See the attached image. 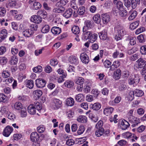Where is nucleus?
Listing matches in <instances>:
<instances>
[{"instance_id":"52","label":"nucleus","mask_w":146,"mask_h":146,"mask_svg":"<svg viewBox=\"0 0 146 146\" xmlns=\"http://www.w3.org/2000/svg\"><path fill=\"white\" fill-rule=\"evenodd\" d=\"M134 95L133 91H131L129 93V95L127 96V100L129 101H132L134 98Z\"/></svg>"},{"instance_id":"40","label":"nucleus","mask_w":146,"mask_h":146,"mask_svg":"<svg viewBox=\"0 0 146 146\" xmlns=\"http://www.w3.org/2000/svg\"><path fill=\"white\" fill-rule=\"evenodd\" d=\"M93 19L94 22L96 23L99 24L101 21L100 15L99 14H97L94 15Z\"/></svg>"},{"instance_id":"25","label":"nucleus","mask_w":146,"mask_h":146,"mask_svg":"<svg viewBox=\"0 0 146 146\" xmlns=\"http://www.w3.org/2000/svg\"><path fill=\"white\" fill-rule=\"evenodd\" d=\"M33 33V31L30 29H27L23 32V35L27 37H29Z\"/></svg>"},{"instance_id":"43","label":"nucleus","mask_w":146,"mask_h":146,"mask_svg":"<svg viewBox=\"0 0 146 146\" xmlns=\"http://www.w3.org/2000/svg\"><path fill=\"white\" fill-rule=\"evenodd\" d=\"M127 11L123 9L122 10H120L119 12V16L123 17L126 18V17L127 16Z\"/></svg>"},{"instance_id":"2","label":"nucleus","mask_w":146,"mask_h":146,"mask_svg":"<svg viewBox=\"0 0 146 146\" xmlns=\"http://www.w3.org/2000/svg\"><path fill=\"white\" fill-rule=\"evenodd\" d=\"M115 30L117 31L118 36H115V38L117 40H120L122 36H123L126 34V31L122 26H117L115 28Z\"/></svg>"},{"instance_id":"41","label":"nucleus","mask_w":146,"mask_h":146,"mask_svg":"<svg viewBox=\"0 0 146 146\" xmlns=\"http://www.w3.org/2000/svg\"><path fill=\"white\" fill-rule=\"evenodd\" d=\"M8 100V98L3 94H0V102H5Z\"/></svg>"},{"instance_id":"13","label":"nucleus","mask_w":146,"mask_h":146,"mask_svg":"<svg viewBox=\"0 0 146 146\" xmlns=\"http://www.w3.org/2000/svg\"><path fill=\"white\" fill-rule=\"evenodd\" d=\"M93 22L92 21L86 20L85 22V25L83 27V29H88L89 28H91L93 27Z\"/></svg>"},{"instance_id":"28","label":"nucleus","mask_w":146,"mask_h":146,"mask_svg":"<svg viewBox=\"0 0 146 146\" xmlns=\"http://www.w3.org/2000/svg\"><path fill=\"white\" fill-rule=\"evenodd\" d=\"M90 108L94 110H98L101 107V105L99 103H95L92 104H91L90 105Z\"/></svg>"},{"instance_id":"49","label":"nucleus","mask_w":146,"mask_h":146,"mask_svg":"<svg viewBox=\"0 0 146 146\" xmlns=\"http://www.w3.org/2000/svg\"><path fill=\"white\" fill-rule=\"evenodd\" d=\"M41 5L38 2H35L34 3L33 5V8L35 10H37L41 7Z\"/></svg>"},{"instance_id":"57","label":"nucleus","mask_w":146,"mask_h":146,"mask_svg":"<svg viewBox=\"0 0 146 146\" xmlns=\"http://www.w3.org/2000/svg\"><path fill=\"white\" fill-rule=\"evenodd\" d=\"M6 13V11L5 9L3 7H0V16L3 17L4 16Z\"/></svg>"},{"instance_id":"38","label":"nucleus","mask_w":146,"mask_h":146,"mask_svg":"<svg viewBox=\"0 0 146 146\" xmlns=\"http://www.w3.org/2000/svg\"><path fill=\"white\" fill-rule=\"evenodd\" d=\"M85 12V7L84 6H81L78 9L77 12L78 14L80 15H83Z\"/></svg>"},{"instance_id":"19","label":"nucleus","mask_w":146,"mask_h":146,"mask_svg":"<svg viewBox=\"0 0 146 146\" xmlns=\"http://www.w3.org/2000/svg\"><path fill=\"white\" fill-rule=\"evenodd\" d=\"M16 2L15 0H9L6 4L7 8L14 7L16 5Z\"/></svg>"},{"instance_id":"22","label":"nucleus","mask_w":146,"mask_h":146,"mask_svg":"<svg viewBox=\"0 0 146 146\" xmlns=\"http://www.w3.org/2000/svg\"><path fill=\"white\" fill-rule=\"evenodd\" d=\"M51 31L54 34L58 35L61 33V29L58 27H54L52 28Z\"/></svg>"},{"instance_id":"53","label":"nucleus","mask_w":146,"mask_h":146,"mask_svg":"<svg viewBox=\"0 0 146 146\" xmlns=\"http://www.w3.org/2000/svg\"><path fill=\"white\" fill-rule=\"evenodd\" d=\"M117 115H115L113 116H111L109 120L111 122L114 121L115 123H116L117 122L118 119H117Z\"/></svg>"},{"instance_id":"47","label":"nucleus","mask_w":146,"mask_h":146,"mask_svg":"<svg viewBox=\"0 0 146 146\" xmlns=\"http://www.w3.org/2000/svg\"><path fill=\"white\" fill-rule=\"evenodd\" d=\"M104 129H98L96 130L95 132L96 135L97 137H100L104 133Z\"/></svg>"},{"instance_id":"16","label":"nucleus","mask_w":146,"mask_h":146,"mask_svg":"<svg viewBox=\"0 0 146 146\" xmlns=\"http://www.w3.org/2000/svg\"><path fill=\"white\" fill-rule=\"evenodd\" d=\"M42 92L39 90H35L33 92V95L36 100L38 99L42 95Z\"/></svg>"},{"instance_id":"5","label":"nucleus","mask_w":146,"mask_h":146,"mask_svg":"<svg viewBox=\"0 0 146 146\" xmlns=\"http://www.w3.org/2000/svg\"><path fill=\"white\" fill-rule=\"evenodd\" d=\"M13 131V129L10 126H7L4 129L3 132V135L5 137L9 136Z\"/></svg>"},{"instance_id":"7","label":"nucleus","mask_w":146,"mask_h":146,"mask_svg":"<svg viewBox=\"0 0 146 146\" xmlns=\"http://www.w3.org/2000/svg\"><path fill=\"white\" fill-rule=\"evenodd\" d=\"M31 21L35 23L39 24L42 21V18L39 17L38 15H34L31 16Z\"/></svg>"},{"instance_id":"20","label":"nucleus","mask_w":146,"mask_h":146,"mask_svg":"<svg viewBox=\"0 0 146 146\" xmlns=\"http://www.w3.org/2000/svg\"><path fill=\"white\" fill-rule=\"evenodd\" d=\"M130 82H139L140 81V78L137 75H131L129 78Z\"/></svg>"},{"instance_id":"12","label":"nucleus","mask_w":146,"mask_h":146,"mask_svg":"<svg viewBox=\"0 0 146 146\" xmlns=\"http://www.w3.org/2000/svg\"><path fill=\"white\" fill-rule=\"evenodd\" d=\"M102 20L104 24H107L110 21V17L107 14H103L102 15Z\"/></svg>"},{"instance_id":"35","label":"nucleus","mask_w":146,"mask_h":146,"mask_svg":"<svg viewBox=\"0 0 146 146\" xmlns=\"http://www.w3.org/2000/svg\"><path fill=\"white\" fill-rule=\"evenodd\" d=\"M50 28L49 26L47 25H45L42 27L41 29V32L44 33H48L50 31Z\"/></svg>"},{"instance_id":"9","label":"nucleus","mask_w":146,"mask_h":146,"mask_svg":"<svg viewBox=\"0 0 146 146\" xmlns=\"http://www.w3.org/2000/svg\"><path fill=\"white\" fill-rule=\"evenodd\" d=\"M80 58L82 61L85 64H88L89 61L88 56L86 53H82L80 55Z\"/></svg>"},{"instance_id":"31","label":"nucleus","mask_w":146,"mask_h":146,"mask_svg":"<svg viewBox=\"0 0 146 146\" xmlns=\"http://www.w3.org/2000/svg\"><path fill=\"white\" fill-rule=\"evenodd\" d=\"M18 61V58L16 56L14 55L11 57L10 60V62L12 64L16 65L17 64Z\"/></svg>"},{"instance_id":"21","label":"nucleus","mask_w":146,"mask_h":146,"mask_svg":"<svg viewBox=\"0 0 146 146\" xmlns=\"http://www.w3.org/2000/svg\"><path fill=\"white\" fill-rule=\"evenodd\" d=\"M91 35L88 39L90 43H93L97 40L98 35L97 34L94 33L93 32Z\"/></svg>"},{"instance_id":"58","label":"nucleus","mask_w":146,"mask_h":146,"mask_svg":"<svg viewBox=\"0 0 146 146\" xmlns=\"http://www.w3.org/2000/svg\"><path fill=\"white\" fill-rule=\"evenodd\" d=\"M137 38L140 42H143L145 41L144 36L142 34H141L138 36L137 37Z\"/></svg>"},{"instance_id":"50","label":"nucleus","mask_w":146,"mask_h":146,"mask_svg":"<svg viewBox=\"0 0 146 146\" xmlns=\"http://www.w3.org/2000/svg\"><path fill=\"white\" fill-rule=\"evenodd\" d=\"M85 130L84 127L83 125H80L78 130L77 133L78 135L82 134Z\"/></svg>"},{"instance_id":"4","label":"nucleus","mask_w":146,"mask_h":146,"mask_svg":"<svg viewBox=\"0 0 146 146\" xmlns=\"http://www.w3.org/2000/svg\"><path fill=\"white\" fill-rule=\"evenodd\" d=\"M92 33L91 31H88V29H83V33L82 37V39L86 40L88 39Z\"/></svg>"},{"instance_id":"8","label":"nucleus","mask_w":146,"mask_h":146,"mask_svg":"<svg viewBox=\"0 0 146 146\" xmlns=\"http://www.w3.org/2000/svg\"><path fill=\"white\" fill-rule=\"evenodd\" d=\"M40 136L36 132H32L31 134L30 139L32 141H39Z\"/></svg>"},{"instance_id":"10","label":"nucleus","mask_w":146,"mask_h":146,"mask_svg":"<svg viewBox=\"0 0 146 146\" xmlns=\"http://www.w3.org/2000/svg\"><path fill=\"white\" fill-rule=\"evenodd\" d=\"M7 33L5 29H4L0 32V43L4 40L7 37Z\"/></svg>"},{"instance_id":"51","label":"nucleus","mask_w":146,"mask_h":146,"mask_svg":"<svg viewBox=\"0 0 146 146\" xmlns=\"http://www.w3.org/2000/svg\"><path fill=\"white\" fill-rule=\"evenodd\" d=\"M127 41H129V44L131 45H133L136 43V38L135 37H131L129 39H127Z\"/></svg>"},{"instance_id":"30","label":"nucleus","mask_w":146,"mask_h":146,"mask_svg":"<svg viewBox=\"0 0 146 146\" xmlns=\"http://www.w3.org/2000/svg\"><path fill=\"white\" fill-rule=\"evenodd\" d=\"M84 96L82 94H80L76 96V100L78 102H82L84 100Z\"/></svg>"},{"instance_id":"29","label":"nucleus","mask_w":146,"mask_h":146,"mask_svg":"<svg viewBox=\"0 0 146 146\" xmlns=\"http://www.w3.org/2000/svg\"><path fill=\"white\" fill-rule=\"evenodd\" d=\"M74 100L71 97L68 98L66 100V104L68 106H72L74 105Z\"/></svg>"},{"instance_id":"60","label":"nucleus","mask_w":146,"mask_h":146,"mask_svg":"<svg viewBox=\"0 0 146 146\" xmlns=\"http://www.w3.org/2000/svg\"><path fill=\"white\" fill-rule=\"evenodd\" d=\"M117 7L119 10L121 9L123 7V3L121 2L120 1H118L115 3Z\"/></svg>"},{"instance_id":"39","label":"nucleus","mask_w":146,"mask_h":146,"mask_svg":"<svg viewBox=\"0 0 146 146\" xmlns=\"http://www.w3.org/2000/svg\"><path fill=\"white\" fill-rule=\"evenodd\" d=\"M72 31L73 33L75 35L78 34L80 32L79 28L77 26H74L72 29Z\"/></svg>"},{"instance_id":"11","label":"nucleus","mask_w":146,"mask_h":146,"mask_svg":"<svg viewBox=\"0 0 146 146\" xmlns=\"http://www.w3.org/2000/svg\"><path fill=\"white\" fill-rule=\"evenodd\" d=\"M138 63V68H142L144 67L146 65V62L142 58H140L137 61Z\"/></svg>"},{"instance_id":"64","label":"nucleus","mask_w":146,"mask_h":146,"mask_svg":"<svg viewBox=\"0 0 146 146\" xmlns=\"http://www.w3.org/2000/svg\"><path fill=\"white\" fill-rule=\"evenodd\" d=\"M145 126L141 125L137 129V131L139 133L142 132L145 130Z\"/></svg>"},{"instance_id":"44","label":"nucleus","mask_w":146,"mask_h":146,"mask_svg":"<svg viewBox=\"0 0 146 146\" xmlns=\"http://www.w3.org/2000/svg\"><path fill=\"white\" fill-rule=\"evenodd\" d=\"M22 105L21 103L19 102H17L15 103L14 105V108L17 110H19L20 109H22Z\"/></svg>"},{"instance_id":"48","label":"nucleus","mask_w":146,"mask_h":146,"mask_svg":"<svg viewBox=\"0 0 146 146\" xmlns=\"http://www.w3.org/2000/svg\"><path fill=\"white\" fill-rule=\"evenodd\" d=\"M37 130L38 133H42L45 130V128L44 125H41L37 127Z\"/></svg>"},{"instance_id":"34","label":"nucleus","mask_w":146,"mask_h":146,"mask_svg":"<svg viewBox=\"0 0 146 146\" xmlns=\"http://www.w3.org/2000/svg\"><path fill=\"white\" fill-rule=\"evenodd\" d=\"M133 92L135 95L137 97H141L144 94L143 91L138 89L135 90Z\"/></svg>"},{"instance_id":"23","label":"nucleus","mask_w":146,"mask_h":146,"mask_svg":"<svg viewBox=\"0 0 146 146\" xmlns=\"http://www.w3.org/2000/svg\"><path fill=\"white\" fill-rule=\"evenodd\" d=\"M36 108L33 104L29 105L28 108V112L31 114H34L36 112Z\"/></svg>"},{"instance_id":"6","label":"nucleus","mask_w":146,"mask_h":146,"mask_svg":"<svg viewBox=\"0 0 146 146\" xmlns=\"http://www.w3.org/2000/svg\"><path fill=\"white\" fill-rule=\"evenodd\" d=\"M119 123L120 128L122 130L126 129L130 125L129 122L124 119L120 120Z\"/></svg>"},{"instance_id":"32","label":"nucleus","mask_w":146,"mask_h":146,"mask_svg":"<svg viewBox=\"0 0 146 146\" xmlns=\"http://www.w3.org/2000/svg\"><path fill=\"white\" fill-rule=\"evenodd\" d=\"M130 14L128 18V19L131 21L134 19L137 15V12L135 11H134L132 12H129Z\"/></svg>"},{"instance_id":"61","label":"nucleus","mask_w":146,"mask_h":146,"mask_svg":"<svg viewBox=\"0 0 146 146\" xmlns=\"http://www.w3.org/2000/svg\"><path fill=\"white\" fill-rule=\"evenodd\" d=\"M9 72L7 70H5L3 71L2 73V76L3 77L5 78L8 77L10 76Z\"/></svg>"},{"instance_id":"27","label":"nucleus","mask_w":146,"mask_h":146,"mask_svg":"<svg viewBox=\"0 0 146 146\" xmlns=\"http://www.w3.org/2000/svg\"><path fill=\"white\" fill-rule=\"evenodd\" d=\"M68 2V0H60L56 3V6L57 7H63V6L65 5Z\"/></svg>"},{"instance_id":"14","label":"nucleus","mask_w":146,"mask_h":146,"mask_svg":"<svg viewBox=\"0 0 146 146\" xmlns=\"http://www.w3.org/2000/svg\"><path fill=\"white\" fill-rule=\"evenodd\" d=\"M37 14L42 18L44 19L47 17V13L44 9H41L39 10L37 12Z\"/></svg>"},{"instance_id":"17","label":"nucleus","mask_w":146,"mask_h":146,"mask_svg":"<svg viewBox=\"0 0 146 146\" xmlns=\"http://www.w3.org/2000/svg\"><path fill=\"white\" fill-rule=\"evenodd\" d=\"M73 14V10L71 8H69L63 14V16L68 18L70 17Z\"/></svg>"},{"instance_id":"62","label":"nucleus","mask_w":146,"mask_h":146,"mask_svg":"<svg viewBox=\"0 0 146 146\" xmlns=\"http://www.w3.org/2000/svg\"><path fill=\"white\" fill-rule=\"evenodd\" d=\"M104 66L106 68H108L110 67L111 62L108 60H106L104 63Z\"/></svg>"},{"instance_id":"1","label":"nucleus","mask_w":146,"mask_h":146,"mask_svg":"<svg viewBox=\"0 0 146 146\" xmlns=\"http://www.w3.org/2000/svg\"><path fill=\"white\" fill-rule=\"evenodd\" d=\"M133 109L130 110L127 115V117L128 121L131 123L133 124L131 125L132 127H136L140 123V120L138 118L133 115Z\"/></svg>"},{"instance_id":"26","label":"nucleus","mask_w":146,"mask_h":146,"mask_svg":"<svg viewBox=\"0 0 146 146\" xmlns=\"http://www.w3.org/2000/svg\"><path fill=\"white\" fill-rule=\"evenodd\" d=\"M77 120L79 122L84 123L86 122L87 119L86 116L81 115L77 117Z\"/></svg>"},{"instance_id":"63","label":"nucleus","mask_w":146,"mask_h":146,"mask_svg":"<svg viewBox=\"0 0 146 146\" xmlns=\"http://www.w3.org/2000/svg\"><path fill=\"white\" fill-rule=\"evenodd\" d=\"M27 115L26 110L25 108H23L21 110V115L22 117H25Z\"/></svg>"},{"instance_id":"45","label":"nucleus","mask_w":146,"mask_h":146,"mask_svg":"<svg viewBox=\"0 0 146 146\" xmlns=\"http://www.w3.org/2000/svg\"><path fill=\"white\" fill-rule=\"evenodd\" d=\"M89 117L95 122L97 121L98 120V117L96 115L92 113H91L89 114Z\"/></svg>"},{"instance_id":"33","label":"nucleus","mask_w":146,"mask_h":146,"mask_svg":"<svg viewBox=\"0 0 146 146\" xmlns=\"http://www.w3.org/2000/svg\"><path fill=\"white\" fill-rule=\"evenodd\" d=\"M139 21H136L130 24L129 28L131 30H134L136 29L139 25Z\"/></svg>"},{"instance_id":"54","label":"nucleus","mask_w":146,"mask_h":146,"mask_svg":"<svg viewBox=\"0 0 146 146\" xmlns=\"http://www.w3.org/2000/svg\"><path fill=\"white\" fill-rule=\"evenodd\" d=\"M42 66H38L33 69V71L35 73H39L42 71Z\"/></svg>"},{"instance_id":"42","label":"nucleus","mask_w":146,"mask_h":146,"mask_svg":"<svg viewBox=\"0 0 146 146\" xmlns=\"http://www.w3.org/2000/svg\"><path fill=\"white\" fill-rule=\"evenodd\" d=\"M122 135L125 138H132V137H134L132 133L129 132L123 133Z\"/></svg>"},{"instance_id":"24","label":"nucleus","mask_w":146,"mask_h":146,"mask_svg":"<svg viewBox=\"0 0 146 146\" xmlns=\"http://www.w3.org/2000/svg\"><path fill=\"white\" fill-rule=\"evenodd\" d=\"M100 38L103 40H106L107 38V31L106 30H104L99 34Z\"/></svg>"},{"instance_id":"18","label":"nucleus","mask_w":146,"mask_h":146,"mask_svg":"<svg viewBox=\"0 0 146 146\" xmlns=\"http://www.w3.org/2000/svg\"><path fill=\"white\" fill-rule=\"evenodd\" d=\"M68 61L71 64L77 65L78 63V58L75 56H70L69 58Z\"/></svg>"},{"instance_id":"3","label":"nucleus","mask_w":146,"mask_h":146,"mask_svg":"<svg viewBox=\"0 0 146 146\" xmlns=\"http://www.w3.org/2000/svg\"><path fill=\"white\" fill-rule=\"evenodd\" d=\"M52 104L53 108L54 109H58L62 106V102L59 99L53 98L52 100Z\"/></svg>"},{"instance_id":"55","label":"nucleus","mask_w":146,"mask_h":146,"mask_svg":"<svg viewBox=\"0 0 146 146\" xmlns=\"http://www.w3.org/2000/svg\"><path fill=\"white\" fill-rule=\"evenodd\" d=\"M103 123L102 121H99L96 125V127L98 129H104L102 127Z\"/></svg>"},{"instance_id":"56","label":"nucleus","mask_w":146,"mask_h":146,"mask_svg":"<svg viewBox=\"0 0 146 146\" xmlns=\"http://www.w3.org/2000/svg\"><path fill=\"white\" fill-rule=\"evenodd\" d=\"M92 93L93 94L94 97H97L99 95L100 92L98 91V89H93L92 90Z\"/></svg>"},{"instance_id":"59","label":"nucleus","mask_w":146,"mask_h":146,"mask_svg":"<svg viewBox=\"0 0 146 146\" xmlns=\"http://www.w3.org/2000/svg\"><path fill=\"white\" fill-rule=\"evenodd\" d=\"M140 51L142 54H146V46H143L141 47Z\"/></svg>"},{"instance_id":"37","label":"nucleus","mask_w":146,"mask_h":146,"mask_svg":"<svg viewBox=\"0 0 146 146\" xmlns=\"http://www.w3.org/2000/svg\"><path fill=\"white\" fill-rule=\"evenodd\" d=\"M58 8H54L53 10L54 12L55 13H62L63 12L65 9L64 7H58Z\"/></svg>"},{"instance_id":"36","label":"nucleus","mask_w":146,"mask_h":146,"mask_svg":"<svg viewBox=\"0 0 146 146\" xmlns=\"http://www.w3.org/2000/svg\"><path fill=\"white\" fill-rule=\"evenodd\" d=\"M121 71L119 69H117L114 73L113 77L116 79H118L120 77Z\"/></svg>"},{"instance_id":"46","label":"nucleus","mask_w":146,"mask_h":146,"mask_svg":"<svg viewBox=\"0 0 146 146\" xmlns=\"http://www.w3.org/2000/svg\"><path fill=\"white\" fill-rule=\"evenodd\" d=\"M32 104L34 106V107H35L36 109H37L38 110H40L42 108V106L41 104L38 102H35L33 104Z\"/></svg>"},{"instance_id":"15","label":"nucleus","mask_w":146,"mask_h":146,"mask_svg":"<svg viewBox=\"0 0 146 146\" xmlns=\"http://www.w3.org/2000/svg\"><path fill=\"white\" fill-rule=\"evenodd\" d=\"M114 109L111 107H107L104 110V114L107 116L110 115L113 112Z\"/></svg>"}]
</instances>
